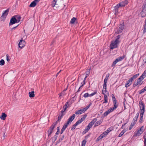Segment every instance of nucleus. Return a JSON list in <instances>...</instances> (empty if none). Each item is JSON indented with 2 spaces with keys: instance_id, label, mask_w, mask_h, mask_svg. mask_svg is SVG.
Segmentation results:
<instances>
[{
  "instance_id": "nucleus-1",
  "label": "nucleus",
  "mask_w": 146,
  "mask_h": 146,
  "mask_svg": "<svg viewBox=\"0 0 146 146\" xmlns=\"http://www.w3.org/2000/svg\"><path fill=\"white\" fill-rule=\"evenodd\" d=\"M57 123V121L54 123L50 126V128L47 131V133L48 137L50 136L51 134L53 132V130L55 127Z\"/></svg>"
},
{
  "instance_id": "nucleus-2",
  "label": "nucleus",
  "mask_w": 146,
  "mask_h": 146,
  "mask_svg": "<svg viewBox=\"0 0 146 146\" xmlns=\"http://www.w3.org/2000/svg\"><path fill=\"white\" fill-rule=\"evenodd\" d=\"M92 103H90L87 106H86V107L82 108L80 110H79L78 111H75V113L77 115L78 114H82L83 113H84L86 110H87L90 107Z\"/></svg>"
},
{
  "instance_id": "nucleus-3",
  "label": "nucleus",
  "mask_w": 146,
  "mask_h": 146,
  "mask_svg": "<svg viewBox=\"0 0 146 146\" xmlns=\"http://www.w3.org/2000/svg\"><path fill=\"white\" fill-rule=\"evenodd\" d=\"M9 9V8L7 9L2 13V15L0 18L1 21H5L8 14Z\"/></svg>"
},
{
  "instance_id": "nucleus-4",
  "label": "nucleus",
  "mask_w": 146,
  "mask_h": 146,
  "mask_svg": "<svg viewBox=\"0 0 146 146\" xmlns=\"http://www.w3.org/2000/svg\"><path fill=\"white\" fill-rule=\"evenodd\" d=\"M119 42H115V40L112 41L110 45V48L111 49H113L117 48Z\"/></svg>"
},
{
  "instance_id": "nucleus-5",
  "label": "nucleus",
  "mask_w": 146,
  "mask_h": 146,
  "mask_svg": "<svg viewBox=\"0 0 146 146\" xmlns=\"http://www.w3.org/2000/svg\"><path fill=\"white\" fill-rule=\"evenodd\" d=\"M139 107L140 108V113H144L145 111V106L144 103L141 100L139 102Z\"/></svg>"
},
{
  "instance_id": "nucleus-6",
  "label": "nucleus",
  "mask_w": 146,
  "mask_h": 146,
  "mask_svg": "<svg viewBox=\"0 0 146 146\" xmlns=\"http://www.w3.org/2000/svg\"><path fill=\"white\" fill-rule=\"evenodd\" d=\"M139 75V73L134 75L132 77L130 78L129 80H128V86L131 84L134 80Z\"/></svg>"
},
{
  "instance_id": "nucleus-7",
  "label": "nucleus",
  "mask_w": 146,
  "mask_h": 146,
  "mask_svg": "<svg viewBox=\"0 0 146 146\" xmlns=\"http://www.w3.org/2000/svg\"><path fill=\"white\" fill-rule=\"evenodd\" d=\"M124 58V56H120L116 58L113 62L112 65V67H114L116 63L118 62L121 61Z\"/></svg>"
},
{
  "instance_id": "nucleus-8",
  "label": "nucleus",
  "mask_w": 146,
  "mask_h": 146,
  "mask_svg": "<svg viewBox=\"0 0 146 146\" xmlns=\"http://www.w3.org/2000/svg\"><path fill=\"white\" fill-rule=\"evenodd\" d=\"M25 41L23 39V38H21L18 44L19 47L22 48L25 46Z\"/></svg>"
},
{
  "instance_id": "nucleus-9",
  "label": "nucleus",
  "mask_w": 146,
  "mask_h": 146,
  "mask_svg": "<svg viewBox=\"0 0 146 146\" xmlns=\"http://www.w3.org/2000/svg\"><path fill=\"white\" fill-rule=\"evenodd\" d=\"M124 27V23L119 25V28H118L117 31L116 33L117 34H119L121 33Z\"/></svg>"
},
{
  "instance_id": "nucleus-10",
  "label": "nucleus",
  "mask_w": 146,
  "mask_h": 146,
  "mask_svg": "<svg viewBox=\"0 0 146 146\" xmlns=\"http://www.w3.org/2000/svg\"><path fill=\"white\" fill-rule=\"evenodd\" d=\"M87 117V115L85 114L84 115L83 117L81 118L80 120H78L75 123V124L77 125L81 123Z\"/></svg>"
},
{
  "instance_id": "nucleus-11",
  "label": "nucleus",
  "mask_w": 146,
  "mask_h": 146,
  "mask_svg": "<svg viewBox=\"0 0 146 146\" xmlns=\"http://www.w3.org/2000/svg\"><path fill=\"white\" fill-rule=\"evenodd\" d=\"M18 22L17 21V20L15 17L13 16L10 20V21L9 23V25H13L15 23H17Z\"/></svg>"
},
{
  "instance_id": "nucleus-12",
  "label": "nucleus",
  "mask_w": 146,
  "mask_h": 146,
  "mask_svg": "<svg viewBox=\"0 0 146 146\" xmlns=\"http://www.w3.org/2000/svg\"><path fill=\"white\" fill-rule=\"evenodd\" d=\"M119 3L117 4L114 7V10L115 11V15L117 14L118 13V9L119 7H121Z\"/></svg>"
},
{
  "instance_id": "nucleus-13",
  "label": "nucleus",
  "mask_w": 146,
  "mask_h": 146,
  "mask_svg": "<svg viewBox=\"0 0 146 146\" xmlns=\"http://www.w3.org/2000/svg\"><path fill=\"white\" fill-rule=\"evenodd\" d=\"M75 115L74 114H73L72 116L69 117L67 122L69 124L71 123L75 118Z\"/></svg>"
},
{
  "instance_id": "nucleus-14",
  "label": "nucleus",
  "mask_w": 146,
  "mask_h": 146,
  "mask_svg": "<svg viewBox=\"0 0 146 146\" xmlns=\"http://www.w3.org/2000/svg\"><path fill=\"white\" fill-rule=\"evenodd\" d=\"M40 0H35L32 2L30 5L29 6L31 7H34L36 5L37 3H38Z\"/></svg>"
},
{
  "instance_id": "nucleus-15",
  "label": "nucleus",
  "mask_w": 146,
  "mask_h": 146,
  "mask_svg": "<svg viewBox=\"0 0 146 146\" xmlns=\"http://www.w3.org/2000/svg\"><path fill=\"white\" fill-rule=\"evenodd\" d=\"M97 120V119L96 118H94L93 120L88 124V126H89V127L91 128Z\"/></svg>"
},
{
  "instance_id": "nucleus-16",
  "label": "nucleus",
  "mask_w": 146,
  "mask_h": 146,
  "mask_svg": "<svg viewBox=\"0 0 146 146\" xmlns=\"http://www.w3.org/2000/svg\"><path fill=\"white\" fill-rule=\"evenodd\" d=\"M113 111L112 110V109L110 108L106 112H105L103 114V116L104 117L106 116L109 114L110 113Z\"/></svg>"
},
{
  "instance_id": "nucleus-17",
  "label": "nucleus",
  "mask_w": 146,
  "mask_h": 146,
  "mask_svg": "<svg viewBox=\"0 0 146 146\" xmlns=\"http://www.w3.org/2000/svg\"><path fill=\"white\" fill-rule=\"evenodd\" d=\"M119 3L121 7H124L127 4L128 1L125 0Z\"/></svg>"
},
{
  "instance_id": "nucleus-18",
  "label": "nucleus",
  "mask_w": 146,
  "mask_h": 146,
  "mask_svg": "<svg viewBox=\"0 0 146 146\" xmlns=\"http://www.w3.org/2000/svg\"><path fill=\"white\" fill-rule=\"evenodd\" d=\"M139 113H137L136 114V115L134 118H133V121L132 122L135 124L137 122V119L139 117Z\"/></svg>"
},
{
  "instance_id": "nucleus-19",
  "label": "nucleus",
  "mask_w": 146,
  "mask_h": 146,
  "mask_svg": "<svg viewBox=\"0 0 146 146\" xmlns=\"http://www.w3.org/2000/svg\"><path fill=\"white\" fill-rule=\"evenodd\" d=\"M142 133H141L138 130L137 131H135L134 133L133 137H137L139 136Z\"/></svg>"
},
{
  "instance_id": "nucleus-20",
  "label": "nucleus",
  "mask_w": 146,
  "mask_h": 146,
  "mask_svg": "<svg viewBox=\"0 0 146 146\" xmlns=\"http://www.w3.org/2000/svg\"><path fill=\"white\" fill-rule=\"evenodd\" d=\"M140 13L142 17L143 18L146 16V11H145L142 10Z\"/></svg>"
},
{
  "instance_id": "nucleus-21",
  "label": "nucleus",
  "mask_w": 146,
  "mask_h": 146,
  "mask_svg": "<svg viewBox=\"0 0 146 146\" xmlns=\"http://www.w3.org/2000/svg\"><path fill=\"white\" fill-rule=\"evenodd\" d=\"M7 116V115L5 113H3L0 116V118L2 120H5Z\"/></svg>"
},
{
  "instance_id": "nucleus-22",
  "label": "nucleus",
  "mask_w": 146,
  "mask_h": 146,
  "mask_svg": "<svg viewBox=\"0 0 146 146\" xmlns=\"http://www.w3.org/2000/svg\"><path fill=\"white\" fill-rule=\"evenodd\" d=\"M57 0H53L51 2V3L50 5L51 6L54 7H55V5H57L56 3L57 2Z\"/></svg>"
},
{
  "instance_id": "nucleus-23",
  "label": "nucleus",
  "mask_w": 146,
  "mask_h": 146,
  "mask_svg": "<svg viewBox=\"0 0 146 146\" xmlns=\"http://www.w3.org/2000/svg\"><path fill=\"white\" fill-rule=\"evenodd\" d=\"M57 136L55 135L53 137L51 138V139H52V144H53L54 143L55 141L57 139Z\"/></svg>"
},
{
  "instance_id": "nucleus-24",
  "label": "nucleus",
  "mask_w": 146,
  "mask_h": 146,
  "mask_svg": "<svg viewBox=\"0 0 146 146\" xmlns=\"http://www.w3.org/2000/svg\"><path fill=\"white\" fill-rule=\"evenodd\" d=\"M144 113H140V118L139 119V122L141 123L143 122V116Z\"/></svg>"
},
{
  "instance_id": "nucleus-25",
  "label": "nucleus",
  "mask_w": 146,
  "mask_h": 146,
  "mask_svg": "<svg viewBox=\"0 0 146 146\" xmlns=\"http://www.w3.org/2000/svg\"><path fill=\"white\" fill-rule=\"evenodd\" d=\"M34 91H32L31 92H29V95L30 97V98H33L35 96V94H34Z\"/></svg>"
},
{
  "instance_id": "nucleus-26",
  "label": "nucleus",
  "mask_w": 146,
  "mask_h": 146,
  "mask_svg": "<svg viewBox=\"0 0 146 146\" xmlns=\"http://www.w3.org/2000/svg\"><path fill=\"white\" fill-rule=\"evenodd\" d=\"M14 16L15 17V18H16L18 23H19V21H20V20L21 19V17L20 16L18 15H15Z\"/></svg>"
},
{
  "instance_id": "nucleus-27",
  "label": "nucleus",
  "mask_w": 146,
  "mask_h": 146,
  "mask_svg": "<svg viewBox=\"0 0 146 146\" xmlns=\"http://www.w3.org/2000/svg\"><path fill=\"white\" fill-rule=\"evenodd\" d=\"M127 91H126L124 93V95L125 98H124V101L123 102V104H124V108H125V102L126 103V102L125 98H127Z\"/></svg>"
},
{
  "instance_id": "nucleus-28",
  "label": "nucleus",
  "mask_w": 146,
  "mask_h": 146,
  "mask_svg": "<svg viewBox=\"0 0 146 146\" xmlns=\"http://www.w3.org/2000/svg\"><path fill=\"white\" fill-rule=\"evenodd\" d=\"M104 95V102H103V104L106 103L108 102V96H107L105 94Z\"/></svg>"
},
{
  "instance_id": "nucleus-29",
  "label": "nucleus",
  "mask_w": 146,
  "mask_h": 146,
  "mask_svg": "<svg viewBox=\"0 0 146 146\" xmlns=\"http://www.w3.org/2000/svg\"><path fill=\"white\" fill-rule=\"evenodd\" d=\"M102 123V121L101 120L98 121L96 122V123L95 124L94 127H96L97 126L100 124Z\"/></svg>"
},
{
  "instance_id": "nucleus-30",
  "label": "nucleus",
  "mask_w": 146,
  "mask_h": 146,
  "mask_svg": "<svg viewBox=\"0 0 146 146\" xmlns=\"http://www.w3.org/2000/svg\"><path fill=\"white\" fill-rule=\"evenodd\" d=\"M113 107L111 108L112 109V110H113L115 109L118 107V105L116 103H113Z\"/></svg>"
},
{
  "instance_id": "nucleus-31",
  "label": "nucleus",
  "mask_w": 146,
  "mask_h": 146,
  "mask_svg": "<svg viewBox=\"0 0 146 146\" xmlns=\"http://www.w3.org/2000/svg\"><path fill=\"white\" fill-rule=\"evenodd\" d=\"M68 102H67L65 105H64L63 106V109L66 110V109L68 108Z\"/></svg>"
},
{
  "instance_id": "nucleus-32",
  "label": "nucleus",
  "mask_w": 146,
  "mask_h": 146,
  "mask_svg": "<svg viewBox=\"0 0 146 146\" xmlns=\"http://www.w3.org/2000/svg\"><path fill=\"white\" fill-rule=\"evenodd\" d=\"M90 128L89 127V126H87V127L85 129L84 131L83 132V133H84L85 131V133L86 132H87L90 129Z\"/></svg>"
},
{
  "instance_id": "nucleus-33",
  "label": "nucleus",
  "mask_w": 146,
  "mask_h": 146,
  "mask_svg": "<svg viewBox=\"0 0 146 146\" xmlns=\"http://www.w3.org/2000/svg\"><path fill=\"white\" fill-rule=\"evenodd\" d=\"M76 20V18L74 17L72 18L71 20L70 21V24H74V23Z\"/></svg>"
},
{
  "instance_id": "nucleus-34",
  "label": "nucleus",
  "mask_w": 146,
  "mask_h": 146,
  "mask_svg": "<svg viewBox=\"0 0 146 146\" xmlns=\"http://www.w3.org/2000/svg\"><path fill=\"white\" fill-rule=\"evenodd\" d=\"M108 134V132L106 131H105L101 135H102L103 137H104L107 135Z\"/></svg>"
},
{
  "instance_id": "nucleus-35",
  "label": "nucleus",
  "mask_w": 146,
  "mask_h": 146,
  "mask_svg": "<svg viewBox=\"0 0 146 146\" xmlns=\"http://www.w3.org/2000/svg\"><path fill=\"white\" fill-rule=\"evenodd\" d=\"M121 37V36L120 35H118L115 39V42H117L119 43L120 41L119 40V39Z\"/></svg>"
},
{
  "instance_id": "nucleus-36",
  "label": "nucleus",
  "mask_w": 146,
  "mask_h": 146,
  "mask_svg": "<svg viewBox=\"0 0 146 146\" xmlns=\"http://www.w3.org/2000/svg\"><path fill=\"white\" fill-rule=\"evenodd\" d=\"M86 143V140L84 139L82 142L81 146H85V144Z\"/></svg>"
},
{
  "instance_id": "nucleus-37",
  "label": "nucleus",
  "mask_w": 146,
  "mask_h": 146,
  "mask_svg": "<svg viewBox=\"0 0 146 146\" xmlns=\"http://www.w3.org/2000/svg\"><path fill=\"white\" fill-rule=\"evenodd\" d=\"M113 129L112 127H110V128L108 129L106 131L108 133L109 132L111 131Z\"/></svg>"
},
{
  "instance_id": "nucleus-38",
  "label": "nucleus",
  "mask_w": 146,
  "mask_h": 146,
  "mask_svg": "<svg viewBox=\"0 0 146 146\" xmlns=\"http://www.w3.org/2000/svg\"><path fill=\"white\" fill-rule=\"evenodd\" d=\"M104 137H103L102 136V135L101 134L97 138V139H96V141H99L100 140V139H102Z\"/></svg>"
},
{
  "instance_id": "nucleus-39",
  "label": "nucleus",
  "mask_w": 146,
  "mask_h": 146,
  "mask_svg": "<svg viewBox=\"0 0 146 146\" xmlns=\"http://www.w3.org/2000/svg\"><path fill=\"white\" fill-rule=\"evenodd\" d=\"M65 110L63 109L61 111V113L60 114V115H61V116H64L65 114Z\"/></svg>"
},
{
  "instance_id": "nucleus-40",
  "label": "nucleus",
  "mask_w": 146,
  "mask_h": 146,
  "mask_svg": "<svg viewBox=\"0 0 146 146\" xmlns=\"http://www.w3.org/2000/svg\"><path fill=\"white\" fill-rule=\"evenodd\" d=\"M125 132V130H123L119 134V137H120L122 136V135L124 134V133Z\"/></svg>"
},
{
  "instance_id": "nucleus-41",
  "label": "nucleus",
  "mask_w": 146,
  "mask_h": 146,
  "mask_svg": "<svg viewBox=\"0 0 146 146\" xmlns=\"http://www.w3.org/2000/svg\"><path fill=\"white\" fill-rule=\"evenodd\" d=\"M143 138L144 139V146H146V131L145 135H144V136H143Z\"/></svg>"
},
{
  "instance_id": "nucleus-42",
  "label": "nucleus",
  "mask_w": 146,
  "mask_h": 146,
  "mask_svg": "<svg viewBox=\"0 0 146 146\" xmlns=\"http://www.w3.org/2000/svg\"><path fill=\"white\" fill-rule=\"evenodd\" d=\"M135 124L132 122L131 124V125H130L129 128V130H131V129L133 127V126L135 125Z\"/></svg>"
},
{
  "instance_id": "nucleus-43",
  "label": "nucleus",
  "mask_w": 146,
  "mask_h": 146,
  "mask_svg": "<svg viewBox=\"0 0 146 146\" xmlns=\"http://www.w3.org/2000/svg\"><path fill=\"white\" fill-rule=\"evenodd\" d=\"M65 94L64 93V92H62V93H60L59 94V98L60 99H61V97L65 95Z\"/></svg>"
},
{
  "instance_id": "nucleus-44",
  "label": "nucleus",
  "mask_w": 146,
  "mask_h": 146,
  "mask_svg": "<svg viewBox=\"0 0 146 146\" xmlns=\"http://www.w3.org/2000/svg\"><path fill=\"white\" fill-rule=\"evenodd\" d=\"M142 10L146 11V3H145V4H144L142 6Z\"/></svg>"
},
{
  "instance_id": "nucleus-45",
  "label": "nucleus",
  "mask_w": 146,
  "mask_h": 146,
  "mask_svg": "<svg viewBox=\"0 0 146 146\" xmlns=\"http://www.w3.org/2000/svg\"><path fill=\"white\" fill-rule=\"evenodd\" d=\"M5 64V61L4 60L1 59L0 60V65L3 66Z\"/></svg>"
},
{
  "instance_id": "nucleus-46",
  "label": "nucleus",
  "mask_w": 146,
  "mask_h": 146,
  "mask_svg": "<svg viewBox=\"0 0 146 146\" xmlns=\"http://www.w3.org/2000/svg\"><path fill=\"white\" fill-rule=\"evenodd\" d=\"M86 80H85L84 79V80H83V81L81 83V84H82L81 86H80V87H82L84 86L86 83Z\"/></svg>"
},
{
  "instance_id": "nucleus-47",
  "label": "nucleus",
  "mask_w": 146,
  "mask_h": 146,
  "mask_svg": "<svg viewBox=\"0 0 146 146\" xmlns=\"http://www.w3.org/2000/svg\"><path fill=\"white\" fill-rule=\"evenodd\" d=\"M144 29L143 30V33L145 34L146 32V24H145L143 26Z\"/></svg>"
},
{
  "instance_id": "nucleus-48",
  "label": "nucleus",
  "mask_w": 146,
  "mask_h": 146,
  "mask_svg": "<svg viewBox=\"0 0 146 146\" xmlns=\"http://www.w3.org/2000/svg\"><path fill=\"white\" fill-rule=\"evenodd\" d=\"M69 124V123H68L67 122L64 124L63 127L66 129L68 125Z\"/></svg>"
},
{
  "instance_id": "nucleus-49",
  "label": "nucleus",
  "mask_w": 146,
  "mask_h": 146,
  "mask_svg": "<svg viewBox=\"0 0 146 146\" xmlns=\"http://www.w3.org/2000/svg\"><path fill=\"white\" fill-rule=\"evenodd\" d=\"M77 126V125L75 123L72 126V127L71 128V130H73L74 129H75L76 126Z\"/></svg>"
},
{
  "instance_id": "nucleus-50",
  "label": "nucleus",
  "mask_w": 146,
  "mask_h": 146,
  "mask_svg": "<svg viewBox=\"0 0 146 146\" xmlns=\"http://www.w3.org/2000/svg\"><path fill=\"white\" fill-rule=\"evenodd\" d=\"M96 93H97V92L96 91L94 92L91 93L90 94H89V97H92V96H93L95 94H96Z\"/></svg>"
},
{
  "instance_id": "nucleus-51",
  "label": "nucleus",
  "mask_w": 146,
  "mask_h": 146,
  "mask_svg": "<svg viewBox=\"0 0 146 146\" xmlns=\"http://www.w3.org/2000/svg\"><path fill=\"white\" fill-rule=\"evenodd\" d=\"M83 96L85 98H86L87 97H89V94L88 93H85L84 94Z\"/></svg>"
},
{
  "instance_id": "nucleus-52",
  "label": "nucleus",
  "mask_w": 146,
  "mask_h": 146,
  "mask_svg": "<svg viewBox=\"0 0 146 146\" xmlns=\"http://www.w3.org/2000/svg\"><path fill=\"white\" fill-rule=\"evenodd\" d=\"M106 92H107V91L106 90V89H104L102 90V93L103 94H104Z\"/></svg>"
},
{
  "instance_id": "nucleus-53",
  "label": "nucleus",
  "mask_w": 146,
  "mask_h": 146,
  "mask_svg": "<svg viewBox=\"0 0 146 146\" xmlns=\"http://www.w3.org/2000/svg\"><path fill=\"white\" fill-rule=\"evenodd\" d=\"M143 128H144L143 127V126H142V127H141L140 128V129H139V130H138L142 133L143 132Z\"/></svg>"
},
{
  "instance_id": "nucleus-54",
  "label": "nucleus",
  "mask_w": 146,
  "mask_h": 146,
  "mask_svg": "<svg viewBox=\"0 0 146 146\" xmlns=\"http://www.w3.org/2000/svg\"><path fill=\"white\" fill-rule=\"evenodd\" d=\"M139 84V83L137 82L136 83L135 82L133 84V87H135V86H137V85Z\"/></svg>"
},
{
  "instance_id": "nucleus-55",
  "label": "nucleus",
  "mask_w": 146,
  "mask_h": 146,
  "mask_svg": "<svg viewBox=\"0 0 146 146\" xmlns=\"http://www.w3.org/2000/svg\"><path fill=\"white\" fill-rule=\"evenodd\" d=\"M141 75L143 76L145 78L146 77V70H145L144 71V72Z\"/></svg>"
},
{
  "instance_id": "nucleus-56",
  "label": "nucleus",
  "mask_w": 146,
  "mask_h": 146,
  "mask_svg": "<svg viewBox=\"0 0 146 146\" xmlns=\"http://www.w3.org/2000/svg\"><path fill=\"white\" fill-rule=\"evenodd\" d=\"M6 59L7 61L9 62L10 59V58H9V55L8 54H7L6 55Z\"/></svg>"
},
{
  "instance_id": "nucleus-57",
  "label": "nucleus",
  "mask_w": 146,
  "mask_h": 146,
  "mask_svg": "<svg viewBox=\"0 0 146 146\" xmlns=\"http://www.w3.org/2000/svg\"><path fill=\"white\" fill-rule=\"evenodd\" d=\"M143 80L140 77H139V78L137 80V82H138V83H139V82H141Z\"/></svg>"
},
{
  "instance_id": "nucleus-58",
  "label": "nucleus",
  "mask_w": 146,
  "mask_h": 146,
  "mask_svg": "<svg viewBox=\"0 0 146 146\" xmlns=\"http://www.w3.org/2000/svg\"><path fill=\"white\" fill-rule=\"evenodd\" d=\"M110 74L108 73V74H107L106 75V76L105 78L108 80V78H109V77L110 76Z\"/></svg>"
},
{
  "instance_id": "nucleus-59",
  "label": "nucleus",
  "mask_w": 146,
  "mask_h": 146,
  "mask_svg": "<svg viewBox=\"0 0 146 146\" xmlns=\"http://www.w3.org/2000/svg\"><path fill=\"white\" fill-rule=\"evenodd\" d=\"M145 91L143 89H142L141 90H140L139 91V94H141L143 93Z\"/></svg>"
},
{
  "instance_id": "nucleus-60",
  "label": "nucleus",
  "mask_w": 146,
  "mask_h": 146,
  "mask_svg": "<svg viewBox=\"0 0 146 146\" xmlns=\"http://www.w3.org/2000/svg\"><path fill=\"white\" fill-rule=\"evenodd\" d=\"M107 88V85L106 84H104L103 85V90H104V89H106Z\"/></svg>"
},
{
  "instance_id": "nucleus-61",
  "label": "nucleus",
  "mask_w": 146,
  "mask_h": 146,
  "mask_svg": "<svg viewBox=\"0 0 146 146\" xmlns=\"http://www.w3.org/2000/svg\"><path fill=\"white\" fill-rule=\"evenodd\" d=\"M62 117L63 116H61V115L59 114L58 117V120H60L61 119Z\"/></svg>"
},
{
  "instance_id": "nucleus-62",
  "label": "nucleus",
  "mask_w": 146,
  "mask_h": 146,
  "mask_svg": "<svg viewBox=\"0 0 146 146\" xmlns=\"http://www.w3.org/2000/svg\"><path fill=\"white\" fill-rule=\"evenodd\" d=\"M111 96L113 100H116L114 95L113 94H112Z\"/></svg>"
},
{
  "instance_id": "nucleus-63",
  "label": "nucleus",
  "mask_w": 146,
  "mask_h": 146,
  "mask_svg": "<svg viewBox=\"0 0 146 146\" xmlns=\"http://www.w3.org/2000/svg\"><path fill=\"white\" fill-rule=\"evenodd\" d=\"M108 80L105 78L104 79V84H106Z\"/></svg>"
},
{
  "instance_id": "nucleus-64",
  "label": "nucleus",
  "mask_w": 146,
  "mask_h": 146,
  "mask_svg": "<svg viewBox=\"0 0 146 146\" xmlns=\"http://www.w3.org/2000/svg\"><path fill=\"white\" fill-rule=\"evenodd\" d=\"M89 74L86 73V74L84 78V79L86 80V78L89 76Z\"/></svg>"
}]
</instances>
